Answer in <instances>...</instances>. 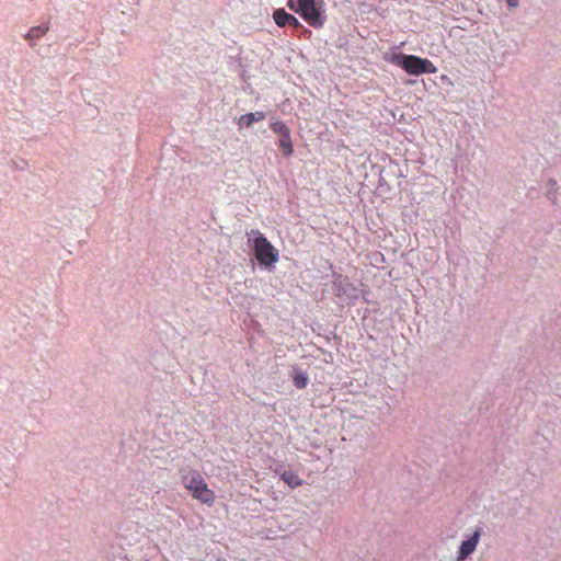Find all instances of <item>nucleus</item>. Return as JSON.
Instances as JSON below:
<instances>
[{
  "label": "nucleus",
  "instance_id": "2",
  "mask_svg": "<svg viewBox=\"0 0 561 561\" xmlns=\"http://www.w3.org/2000/svg\"><path fill=\"white\" fill-rule=\"evenodd\" d=\"M394 62L411 76L437 72V67L430 59L415 55H399L396 57Z\"/></svg>",
  "mask_w": 561,
  "mask_h": 561
},
{
  "label": "nucleus",
  "instance_id": "3",
  "mask_svg": "<svg viewBox=\"0 0 561 561\" xmlns=\"http://www.w3.org/2000/svg\"><path fill=\"white\" fill-rule=\"evenodd\" d=\"M333 293L336 297L343 298L346 301H353L359 298L360 290L351 284L347 277L341 274L335 275L333 280Z\"/></svg>",
  "mask_w": 561,
  "mask_h": 561
},
{
  "label": "nucleus",
  "instance_id": "10",
  "mask_svg": "<svg viewBox=\"0 0 561 561\" xmlns=\"http://www.w3.org/2000/svg\"><path fill=\"white\" fill-rule=\"evenodd\" d=\"M282 479L284 480V482H286L293 489L296 486H299L301 484V480L293 471H285L282 474Z\"/></svg>",
  "mask_w": 561,
  "mask_h": 561
},
{
  "label": "nucleus",
  "instance_id": "14",
  "mask_svg": "<svg viewBox=\"0 0 561 561\" xmlns=\"http://www.w3.org/2000/svg\"><path fill=\"white\" fill-rule=\"evenodd\" d=\"M254 245H271V243L267 241L266 238H264L262 234H259L254 238Z\"/></svg>",
  "mask_w": 561,
  "mask_h": 561
},
{
  "label": "nucleus",
  "instance_id": "8",
  "mask_svg": "<svg viewBox=\"0 0 561 561\" xmlns=\"http://www.w3.org/2000/svg\"><path fill=\"white\" fill-rule=\"evenodd\" d=\"M263 119H265V113L261 112V111H257V112H253V113H248V114L241 115L240 118H239L238 124L240 126L244 125L247 127H250L253 123L260 122V121H263Z\"/></svg>",
  "mask_w": 561,
  "mask_h": 561
},
{
  "label": "nucleus",
  "instance_id": "12",
  "mask_svg": "<svg viewBox=\"0 0 561 561\" xmlns=\"http://www.w3.org/2000/svg\"><path fill=\"white\" fill-rule=\"evenodd\" d=\"M271 129L280 137L290 135L289 128L285 123L277 121L271 124Z\"/></svg>",
  "mask_w": 561,
  "mask_h": 561
},
{
  "label": "nucleus",
  "instance_id": "11",
  "mask_svg": "<svg viewBox=\"0 0 561 561\" xmlns=\"http://www.w3.org/2000/svg\"><path fill=\"white\" fill-rule=\"evenodd\" d=\"M278 146L283 150V153L285 156H290L293 153V151H294L290 135L280 137L279 141H278Z\"/></svg>",
  "mask_w": 561,
  "mask_h": 561
},
{
  "label": "nucleus",
  "instance_id": "16",
  "mask_svg": "<svg viewBox=\"0 0 561 561\" xmlns=\"http://www.w3.org/2000/svg\"><path fill=\"white\" fill-rule=\"evenodd\" d=\"M188 485H198V482H192L191 480Z\"/></svg>",
  "mask_w": 561,
  "mask_h": 561
},
{
  "label": "nucleus",
  "instance_id": "13",
  "mask_svg": "<svg viewBox=\"0 0 561 561\" xmlns=\"http://www.w3.org/2000/svg\"><path fill=\"white\" fill-rule=\"evenodd\" d=\"M296 388L304 389L308 385V376L306 373L297 371L293 378Z\"/></svg>",
  "mask_w": 561,
  "mask_h": 561
},
{
  "label": "nucleus",
  "instance_id": "7",
  "mask_svg": "<svg viewBox=\"0 0 561 561\" xmlns=\"http://www.w3.org/2000/svg\"><path fill=\"white\" fill-rule=\"evenodd\" d=\"M273 19L279 27L289 25L294 28H297L302 26L295 15L287 13L284 9L275 10L273 13Z\"/></svg>",
  "mask_w": 561,
  "mask_h": 561
},
{
  "label": "nucleus",
  "instance_id": "9",
  "mask_svg": "<svg viewBox=\"0 0 561 561\" xmlns=\"http://www.w3.org/2000/svg\"><path fill=\"white\" fill-rule=\"evenodd\" d=\"M48 30L49 27L47 25L33 26L26 33L25 38L27 41L38 39L42 36H44L48 32Z\"/></svg>",
  "mask_w": 561,
  "mask_h": 561
},
{
  "label": "nucleus",
  "instance_id": "4",
  "mask_svg": "<svg viewBox=\"0 0 561 561\" xmlns=\"http://www.w3.org/2000/svg\"><path fill=\"white\" fill-rule=\"evenodd\" d=\"M251 261L271 271L278 261L277 248H252Z\"/></svg>",
  "mask_w": 561,
  "mask_h": 561
},
{
  "label": "nucleus",
  "instance_id": "1",
  "mask_svg": "<svg viewBox=\"0 0 561 561\" xmlns=\"http://www.w3.org/2000/svg\"><path fill=\"white\" fill-rule=\"evenodd\" d=\"M287 7L312 27L319 28L325 23L323 0H288Z\"/></svg>",
  "mask_w": 561,
  "mask_h": 561
},
{
  "label": "nucleus",
  "instance_id": "15",
  "mask_svg": "<svg viewBox=\"0 0 561 561\" xmlns=\"http://www.w3.org/2000/svg\"><path fill=\"white\" fill-rule=\"evenodd\" d=\"M508 7L516 8L518 5V0H506Z\"/></svg>",
  "mask_w": 561,
  "mask_h": 561
},
{
  "label": "nucleus",
  "instance_id": "6",
  "mask_svg": "<svg viewBox=\"0 0 561 561\" xmlns=\"http://www.w3.org/2000/svg\"><path fill=\"white\" fill-rule=\"evenodd\" d=\"M192 482H198V485H187V488L193 491V496L203 503H211L214 500V492L207 488L202 477H192Z\"/></svg>",
  "mask_w": 561,
  "mask_h": 561
},
{
  "label": "nucleus",
  "instance_id": "5",
  "mask_svg": "<svg viewBox=\"0 0 561 561\" xmlns=\"http://www.w3.org/2000/svg\"><path fill=\"white\" fill-rule=\"evenodd\" d=\"M481 535L482 527H477L473 534L461 542L457 556V561H465L476 550Z\"/></svg>",
  "mask_w": 561,
  "mask_h": 561
}]
</instances>
